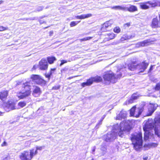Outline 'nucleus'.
<instances>
[{
	"label": "nucleus",
	"mask_w": 160,
	"mask_h": 160,
	"mask_svg": "<svg viewBox=\"0 0 160 160\" xmlns=\"http://www.w3.org/2000/svg\"><path fill=\"white\" fill-rule=\"evenodd\" d=\"M155 41L156 39L155 38H150L139 42V45L141 47H144L151 44L152 42Z\"/></svg>",
	"instance_id": "obj_14"
},
{
	"label": "nucleus",
	"mask_w": 160,
	"mask_h": 160,
	"mask_svg": "<svg viewBox=\"0 0 160 160\" xmlns=\"http://www.w3.org/2000/svg\"><path fill=\"white\" fill-rule=\"evenodd\" d=\"M30 79L34 81L36 84L41 86H45L47 83V81L38 74L32 75Z\"/></svg>",
	"instance_id": "obj_5"
},
{
	"label": "nucleus",
	"mask_w": 160,
	"mask_h": 160,
	"mask_svg": "<svg viewBox=\"0 0 160 160\" xmlns=\"http://www.w3.org/2000/svg\"><path fill=\"white\" fill-rule=\"evenodd\" d=\"M159 20L157 17L152 19L150 24L152 28H160V14L159 15Z\"/></svg>",
	"instance_id": "obj_11"
},
{
	"label": "nucleus",
	"mask_w": 160,
	"mask_h": 160,
	"mask_svg": "<svg viewBox=\"0 0 160 160\" xmlns=\"http://www.w3.org/2000/svg\"><path fill=\"white\" fill-rule=\"evenodd\" d=\"M143 159L144 160H147L148 159V157H144Z\"/></svg>",
	"instance_id": "obj_51"
},
{
	"label": "nucleus",
	"mask_w": 160,
	"mask_h": 160,
	"mask_svg": "<svg viewBox=\"0 0 160 160\" xmlns=\"http://www.w3.org/2000/svg\"><path fill=\"white\" fill-rule=\"evenodd\" d=\"M48 65L46 60L44 58L42 59L39 62L38 67L39 69L42 71L48 70Z\"/></svg>",
	"instance_id": "obj_8"
},
{
	"label": "nucleus",
	"mask_w": 160,
	"mask_h": 160,
	"mask_svg": "<svg viewBox=\"0 0 160 160\" xmlns=\"http://www.w3.org/2000/svg\"><path fill=\"white\" fill-rule=\"evenodd\" d=\"M60 88V86H55L52 87V89L53 90H57L59 89Z\"/></svg>",
	"instance_id": "obj_42"
},
{
	"label": "nucleus",
	"mask_w": 160,
	"mask_h": 160,
	"mask_svg": "<svg viewBox=\"0 0 160 160\" xmlns=\"http://www.w3.org/2000/svg\"><path fill=\"white\" fill-rule=\"evenodd\" d=\"M90 78L92 81V83L93 82H98L102 81V78L100 76H97L95 77H91Z\"/></svg>",
	"instance_id": "obj_22"
},
{
	"label": "nucleus",
	"mask_w": 160,
	"mask_h": 160,
	"mask_svg": "<svg viewBox=\"0 0 160 160\" xmlns=\"http://www.w3.org/2000/svg\"><path fill=\"white\" fill-rule=\"evenodd\" d=\"M112 23L110 22V21H108L105 22L100 29V31L102 32H108L111 30V28Z\"/></svg>",
	"instance_id": "obj_10"
},
{
	"label": "nucleus",
	"mask_w": 160,
	"mask_h": 160,
	"mask_svg": "<svg viewBox=\"0 0 160 160\" xmlns=\"http://www.w3.org/2000/svg\"><path fill=\"white\" fill-rule=\"evenodd\" d=\"M31 92V86L29 82L27 81L23 83L22 91L18 92L17 96L20 99H23L29 96Z\"/></svg>",
	"instance_id": "obj_2"
},
{
	"label": "nucleus",
	"mask_w": 160,
	"mask_h": 160,
	"mask_svg": "<svg viewBox=\"0 0 160 160\" xmlns=\"http://www.w3.org/2000/svg\"><path fill=\"white\" fill-rule=\"evenodd\" d=\"M92 81L90 78L88 79L86 82H83L81 84V86L82 87H84L86 86H89L92 84Z\"/></svg>",
	"instance_id": "obj_20"
},
{
	"label": "nucleus",
	"mask_w": 160,
	"mask_h": 160,
	"mask_svg": "<svg viewBox=\"0 0 160 160\" xmlns=\"http://www.w3.org/2000/svg\"><path fill=\"white\" fill-rule=\"evenodd\" d=\"M114 32L116 33H119L121 32V29L118 26H116L113 29Z\"/></svg>",
	"instance_id": "obj_31"
},
{
	"label": "nucleus",
	"mask_w": 160,
	"mask_h": 160,
	"mask_svg": "<svg viewBox=\"0 0 160 160\" xmlns=\"http://www.w3.org/2000/svg\"><path fill=\"white\" fill-rule=\"evenodd\" d=\"M26 105V102L24 101H20L18 103V106L20 108H23L25 107Z\"/></svg>",
	"instance_id": "obj_30"
},
{
	"label": "nucleus",
	"mask_w": 160,
	"mask_h": 160,
	"mask_svg": "<svg viewBox=\"0 0 160 160\" xmlns=\"http://www.w3.org/2000/svg\"><path fill=\"white\" fill-rule=\"evenodd\" d=\"M49 27H50V26H47V27H45L44 28H44V29H45L47 28H48Z\"/></svg>",
	"instance_id": "obj_55"
},
{
	"label": "nucleus",
	"mask_w": 160,
	"mask_h": 160,
	"mask_svg": "<svg viewBox=\"0 0 160 160\" xmlns=\"http://www.w3.org/2000/svg\"><path fill=\"white\" fill-rule=\"evenodd\" d=\"M158 145V143L152 142L146 145V147L149 148H152L157 147Z\"/></svg>",
	"instance_id": "obj_27"
},
{
	"label": "nucleus",
	"mask_w": 160,
	"mask_h": 160,
	"mask_svg": "<svg viewBox=\"0 0 160 160\" xmlns=\"http://www.w3.org/2000/svg\"><path fill=\"white\" fill-rule=\"evenodd\" d=\"M122 74L120 73V74H119V75H118L117 78H118V77L120 78L122 76Z\"/></svg>",
	"instance_id": "obj_52"
},
{
	"label": "nucleus",
	"mask_w": 160,
	"mask_h": 160,
	"mask_svg": "<svg viewBox=\"0 0 160 160\" xmlns=\"http://www.w3.org/2000/svg\"><path fill=\"white\" fill-rule=\"evenodd\" d=\"M137 97H134V98H133V99H137Z\"/></svg>",
	"instance_id": "obj_56"
},
{
	"label": "nucleus",
	"mask_w": 160,
	"mask_h": 160,
	"mask_svg": "<svg viewBox=\"0 0 160 160\" xmlns=\"http://www.w3.org/2000/svg\"><path fill=\"white\" fill-rule=\"evenodd\" d=\"M132 101V99H131V100H129V102H130L132 103V102H130V101Z\"/></svg>",
	"instance_id": "obj_57"
},
{
	"label": "nucleus",
	"mask_w": 160,
	"mask_h": 160,
	"mask_svg": "<svg viewBox=\"0 0 160 160\" xmlns=\"http://www.w3.org/2000/svg\"><path fill=\"white\" fill-rule=\"evenodd\" d=\"M8 27H4L2 26H0V32L5 31L8 30Z\"/></svg>",
	"instance_id": "obj_34"
},
{
	"label": "nucleus",
	"mask_w": 160,
	"mask_h": 160,
	"mask_svg": "<svg viewBox=\"0 0 160 160\" xmlns=\"http://www.w3.org/2000/svg\"><path fill=\"white\" fill-rule=\"evenodd\" d=\"M53 34V31H50L49 32V35L50 36H51Z\"/></svg>",
	"instance_id": "obj_49"
},
{
	"label": "nucleus",
	"mask_w": 160,
	"mask_h": 160,
	"mask_svg": "<svg viewBox=\"0 0 160 160\" xmlns=\"http://www.w3.org/2000/svg\"><path fill=\"white\" fill-rule=\"evenodd\" d=\"M53 72H50L49 74L45 73L44 76L46 78H48V80L50 79L51 76L52 75Z\"/></svg>",
	"instance_id": "obj_36"
},
{
	"label": "nucleus",
	"mask_w": 160,
	"mask_h": 160,
	"mask_svg": "<svg viewBox=\"0 0 160 160\" xmlns=\"http://www.w3.org/2000/svg\"><path fill=\"white\" fill-rule=\"evenodd\" d=\"M91 160H94L93 159H91Z\"/></svg>",
	"instance_id": "obj_58"
},
{
	"label": "nucleus",
	"mask_w": 160,
	"mask_h": 160,
	"mask_svg": "<svg viewBox=\"0 0 160 160\" xmlns=\"http://www.w3.org/2000/svg\"><path fill=\"white\" fill-rule=\"evenodd\" d=\"M154 131L155 134L157 135L158 137H160V133L156 127L154 128Z\"/></svg>",
	"instance_id": "obj_35"
},
{
	"label": "nucleus",
	"mask_w": 160,
	"mask_h": 160,
	"mask_svg": "<svg viewBox=\"0 0 160 160\" xmlns=\"http://www.w3.org/2000/svg\"><path fill=\"white\" fill-rule=\"evenodd\" d=\"M126 123L125 121H122L120 123V130L118 134L120 137H122L124 131L129 132L131 130L129 125L128 124L126 125Z\"/></svg>",
	"instance_id": "obj_6"
},
{
	"label": "nucleus",
	"mask_w": 160,
	"mask_h": 160,
	"mask_svg": "<svg viewBox=\"0 0 160 160\" xmlns=\"http://www.w3.org/2000/svg\"><path fill=\"white\" fill-rule=\"evenodd\" d=\"M42 148H42V146H40V147L37 146V147H36V149L35 150H37V151L38 152V150H41L42 149Z\"/></svg>",
	"instance_id": "obj_43"
},
{
	"label": "nucleus",
	"mask_w": 160,
	"mask_h": 160,
	"mask_svg": "<svg viewBox=\"0 0 160 160\" xmlns=\"http://www.w3.org/2000/svg\"><path fill=\"white\" fill-rule=\"evenodd\" d=\"M127 112L122 109L118 114L116 118L115 119L116 120H121L122 119H124L127 118Z\"/></svg>",
	"instance_id": "obj_13"
},
{
	"label": "nucleus",
	"mask_w": 160,
	"mask_h": 160,
	"mask_svg": "<svg viewBox=\"0 0 160 160\" xmlns=\"http://www.w3.org/2000/svg\"><path fill=\"white\" fill-rule=\"evenodd\" d=\"M131 140L132 142L134 148L136 150H139L142 147L143 141L142 134L141 132L132 134Z\"/></svg>",
	"instance_id": "obj_1"
},
{
	"label": "nucleus",
	"mask_w": 160,
	"mask_h": 160,
	"mask_svg": "<svg viewBox=\"0 0 160 160\" xmlns=\"http://www.w3.org/2000/svg\"><path fill=\"white\" fill-rule=\"evenodd\" d=\"M7 145V143L5 141H4L1 144V146L2 147L5 146Z\"/></svg>",
	"instance_id": "obj_46"
},
{
	"label": "nucleus",
	"mask_w": 160,
	"mask_h": 160,
	"mask_svg": "<svg viewBox=\"0 0 160 160\" xmlns=\"http://www.w3.org/2000/svg\"><path fill=\"white\" fill-rule=\"evenodd\" d=\"M133 36L132 35H128L127 34H124L121 38V40L122 41L128 40L132 38Z\"/></svg>",
	"instance_id": "obj_24"
},
{
	"label": "nucleus",
	"mask_w": 160,
	"mask_h": 160,
	"mask_svg": "<svg viewBox=\"0 0 160 160\" xmlns=\"http://www.w3.org/2000/svg\"><path fill=\"white\" fill-rule=\"evenodd\" d=\"M3 2V1L2 0H0V5L2 4Z\"/></svg>",
	"instance_id": "obj_54"
},
{
	"label": "nucleus",
	"mask_w": 160,
	"mask_h": 160,
	"mask_svg": "<svg viewBox=\"0 0 160 160\" xmlns=\"http://www.w3.org/2000/svg\"><path fill=\"white\" fill-rule=\"evenodd\" d=\"M56 69L55 68H51L50 69V72H52L53 71H54L56 70Z\"/></svg>",
	"instance_id": "obj_47"
},
{
	"label": "nucleus",
	"mask_w": 160,
	"mask_h": 160,
	"mask_svg": "<svg viewBox=\"0 0 160 160\" xmlns=\"http://www.w3.org/2000/svg\"><path fill=\"white\" fill-rule=\"evenodd\" d=\"M138 114H136L135 115V117L136 118H138L140 115L141 114L142 112L144 110V108L143 107H142L141 108H138Z\"/></svg>",
	"instance_id": "obj_28"
},
{
	"label": "nucleus",
	"mask_w": 160,
	"mask_h": 160,
	"mask_svg": "<svg viewBox=\"0 0 160 160\" xmlns=\"http://www.w3.org/2000/svg\"><path fill=\"white\" fill-rule=\"evenodd\" d=\"M38 153L37 150L33 148L30 150V153L28 151H25L21 153L19 157L21 160H31L33 157Z\"/></svg>",
	"instance_id": "obj_4"
},
{
	"label": "nucleus",
	"mask_w": 160,
	"mask_h": 160,
	"mask_svg": "<svg viewBox=\"0 0 160 160\" xmlns=\"http://www.w3.org/2000/svg\"><path fill=\"white\" fill-rule=\"evenodd\" d=\"M131 25V23L130 22H127L125 23L123 25V27L124 28L126 29L127 28L129 27Z\"/></svg>",
	"instance_id": "obj_37"
},
{
	"label": "nucleus",
	"mask_w": 160,
	"mask_h": 160,
	"mask_svg": "<svg viewBox=\"0 0 160 160\" xmlns=\"http://www.w3.org/2000/svg\"><path fill=\"white\" fill-rule=\"evenodd\" d=\"M149 63L146 60H144L141 63L138 64V69L139 72H143L147 69Z\"/></svg>",
	"instance_id": "obj_9"
},
{
	"label": "nucleus",
	"mask_w": 160,
	"mask_h": 160,
	"mask_svg": "<svg viewBox=\"0 0 160 160\" xmlns=\"http://www.w3.org/2000/svg\"><path fill=\"white\" fill-rule=\"evenodd\" d=\"M92 37H88L81 39H80V40L81 42H82L83 41H85L89 40L90 39H92Z\"/></svg>",
	"instance_id": "obj_33"
},
{
	"label": "nucleus",
	"mask_w": 160,
	"mask_h": 160,
	"mask_svg": "<svg viewBox=\"0 0 160 160\" xmlns=\"http://www.w3.org/2000/svg\"><path fill=\"white\" fill-rule=\"evenodd\" d=\"M68 62V61L66 60H62L61 61V63L60 64V66H62V65H63L64 63H67Z\"/></svg>",
	"instance_id": "obj_40"
},
{
	"label": "nucleus",
	"mask_w": 160,
	"mask_h": 160,
	"mask_svg": "<svg viewBox=\"0 0 160 160\" xmlns=\"http://www.w3.org/2000/svg\"><path fill=\"white\" fill-rule=\"evenodd\" d=\"M136 109V106H133L130 110V114L131 116H135V113Z\"/></svg>",
	"instance_id": "obj_29"
},
{
	"label": "nucleus",
	"mask_w": 160,
	"mask_h": 160,
	"mask_svg": "<svg viewBox=\"0 0 160 160\" xmlns=\"http://www.w3.org/2000/svg\"><path fill=\"white\" fill-rule=\"evenodd\" d=\"M148 3L151 7L154 8L160 6V2L157 0H153L152 2L149 1Z\"/></svg>",
	"instance_id": "obj_17"
},
{
	"label": "nucleus",
	"mask_w": 160,
	"mask_h": 160,
	"mask_svg": "<svg viewBox=\"0 0 160 160\" xmlns=\"http://www.w3.org/2000/svg\"><path fill=\"white\" fill-rule=\"evenodd\" d=\"M75 77H76V76H72V77H68V78H67V79H72V78H75Z\"/></svg>",
	"instance_id": "obj_50"
},
{
	"label": "nucleus",
	"mask_w": 160,
	"mask_h": 160,
	"mask_svg": "<svg viewBox=\"0 0 160 160\" xmlns=\"http://www.w3.org/2000/svg\"><path fill=\"white\" fill-rule=\"evenodd\" d=\"M103 119H104V118H102L101 119V120H100V121H99V122L98 123V125H100V124H101V123H102V121H103Z\"/></svg>",
	"instance_id": "obj_45"
},
{
	"label": "nucleus",
	"mask_w": 160,
	"mask_h": 160,
	"mask_svg": "<svg viewBox=\"0 0 160 160\" xmlns=\"http://www.w3.org/2000/svg\"><path fill=\"white\" fill-rule=\"evenodd\" d=\"M138 61L135 60L134 61H131L128 64V69L131 71H134L138 69Z\"/></svg>",
	"instance_id": "obj_15"
},
{
	"label": "nucleus",
	"mask_w": 160,
	"mask_h": 160,
	"mask_svg": "<svg viewBox=\"0 0 160 160\" xmlns=\"http://www.w3.org/2000/svg\"><path fill=\"white\" fill-rule=\"evenodd\" d=\"M9 93L8 90H2L0 92V99L3 102L5 101L7 99Z\"/></svg>",
	"instance_id": "obj_16"
},
{
	"label": "nucleus",
	"mask_w": 160,
	"mask_h": 160,
	"mask_svg": "<svg viewBox=\"0 0 160 160\" xmlns=\"http://www.w3.org/2000/svg\"><path fill=\"white\" fill-rule=\"evenodd\" d=\"M92 16L91 13H88L86 14H82L80 16H77L76 18L78 19H83L90 17Z\"/></svg>",
	"instance_id": "obj_19"
},
{
	"label": "nucleus",
	"mask_w": 160,
	"mask_h": 160,
	"mask_svg": "<svg viewBox=\"0 0 160 160\" xmlns=\"http://www.w3.org/2000/svg\"><path fill=\"white\" fill-rule=\"evenodd\" d=\"M148 1L143 3H141L140 5V8L142 9H148L149 6L147 5L148 4Z\"/></svg>",
	"instance_id": "obj_23"
},
{
	"label": "nucleus",
	"mask_w": 160,
	"mask_h": 160,
	"mask_svg": "<svg viewBox=\"0 0 160 160\" xmlns=\"http://www.w3.org/2000/svg\"><path fill=\"white\" fill-rule=\"evenodd\" d=\"M42 91L41 88L37 86H33L32 91V94L35 97L40 96L42 93Z\"/></svg>",
	"instance_id": "obj_12"
},
{
	"label": "nucleus",
	"mask_w": 160,
	"mask_h": 160,
	"mask_svg": "<svg viewBox=\"0 0 160 160\" xmlns=\"http://www.w3.org/2000/svg\"><path fill=\"white\" fill-rule=\"evenodd\" d=\"M155 89L156 90H159L160 89V83H158L156 84L155 87Z\"/></svg>",
	"instance_id": "obj_39"
},
{
	"label": "nucleus",
	"mask_w": 160,
	"mask_h": 160,
	"mask_svg": "<svg viewBox=\"0 0 160 160\" xmlns=\"http://www.w3.org/2000/svg\"><path fill=\"white\" fill-rule=\"evenodd\" d=\"M154 112V110H152V111H150L147 114V116H150L152 115V113Z\"/></svg>",
	"instance_id": "obj_44"
},
{
	"label": "nucleus",
	"mask_w": 160,
	"mask_h": 160,
	"mask_svg": "<svg viewBox=\"0 0 160 160\" xmlns=\"http://www.w3.org/2000/svg\"><path fill=\"white\" fill-rule=\"evenodd\" d=\"M68 69L66 68H64L61 70V72L62 74H64L66 72Z\"/></svg>",
	"instance_id": "obj_38"
},
{
	"label": "nucleus",
	"mask_w": 160,
	"mask_h": 160,
	"mask_svg": "<svg viewBox=\"0 0 160 160\" xmlns=\"http://www.w3.org/2000/svg\"><path fill=\"white\" fill-rule=\"evenodd\" d=\"M138 10L137 7L134 5H130L128 7H126V11H127L130 12H134L138 11Z\"/></svg>",
	"instance_id": "obj_18"
},
{
	"label": "nucleus",
	"mask_w": 160,
	"mask_h": 160,
	"mask_svg": "<svg viewBox=\"0 0 160 160\" xmlns=\"http://www.w3.org/2000/svg\"><path fill=\"white\" fill-rule=\"evenodd\" d=\"M154 128V124L152 123H146L143 127V129L144 131V139L147 141L149 139L150 137L153 136V134L150 131Z\"/></svg>",
	"instance_id": "obj_3"
},
{
	"label": "nucleus",
	"mask_w": 160,
	"mask_h": 160,
	"mask_svg": "<svg viewBox=\"0 0 160 160\" xmlns=\"http://www.w3.org/2000/svg\"><path fill=\"white\" fill-rule=\"evenodd\" d=\"M80 22V21H78V22L74 21H72L70 22V26L71 27H74V26H76L77 24L78 23H79Z\"/></svg>",
	"instance_id": "obj_32"
},
{
	"label": "nucleus",
	"mask_w": 160,
	"mask_h": 160,
	"mask_svg": "<svg viewBox=\"0 0 160 160\" xmlns=\"http://www.w3.org/2000/svg\"><path fill=\"white\" fill-rule=\"evenodd\" d=\"M154 65H151L149 68L148 71V73H150L153 70V67L154 66Z\"/></svg>",
	"instance_id": "obj_41"
},
{
	"label": "nucleus",
	"mask_w": 160,
	"mask_h": 160,
	"mask_svg": "<svg viewBox=\"0 0 160 160\" xmlns=\"http://www.w3.org/2000/svg\"><path fill=\"white\" fill-rule=\"evenodd\" d=\"M37 68V66L36 65H34L32 68V69L33 70H36Z\"/></svg>",
	"instance_id": "obj_48"
},
{
	"label": "nucleus",
	"mask_w": 160,
	"mask_h": 160,
	"mask_svg": "<svg viewBox=\"0 0 160 160\" xmlns=\"http://www.w3.org/2000/svg\"><path fill=\"white\" fill-rule=\"evenodd\" d=\"M103 78L105 81L111 82L112 80L113 83L116 82L115 80L117 79V78L115 76V74L113 73H110L109 72H107L103 75Z\"/></svg>",
	"instance_id": "obj_7"
},
{
	"label": "nucleus",
	"mask_w": 160,
	"mask_h": 160,
	"mask_svg": "<svg viewBox=\"0 0 160 160\" xmlns=\"http://www.w3.org/2000/svg\"><path fill=\"white\" fill-rule=\"evenodd\" d=\"M47 60L48 63L50 64L53 63L55 61L57 60L56 58L53 56H49L47 57Z\"/></svg>",
	"instance_id": "obj_21"
},
{
	"label": "nucleus",
	"mask_w": 160,
	"mask_h": 160,
	"mask_svg": "<svg viewBox=\"0 0 160 160\" xmlns=\"http://www.w3.org/2000/svg\"><path fill=\"white\" fill-rule=\"evenodd\" d=\"M111 8L115 10L126 11V7H122L121 6H114L113 7H112Z\"/></svg>",
	"instance_id": "obj_26"
},
{
	"label": "nucleus",
	"mask_w": 160,
	"mask_h": 160,
	"mask_svg": "<svg viewBox=\"0 0 160 160\" xmlns=\"http://www.w3.org/2000/svg\"><path fill=\"white\" fill-rule=\"evenodd\" d=\"M3 112L0 111V116L2 115Z\"/></svg>",
	"instance_id": "obj_53"
},
{
	"label": "nucleus",
	"mask_w": 160,
	"mask_h": 160,
	"mask_svg": "<svg viewBox=\"0 0 160 160\" xmlns=\"http://www.w3.org/2000/svg\"><path fill=\"white\" fill-rule=\"evenodd\" d=\"M115 37V35L113 33L108 34L106 35L105 39L107 41H109L113 39Z\"/></svg>",
	"instance_id": "obj_25"
}]
</instances>
